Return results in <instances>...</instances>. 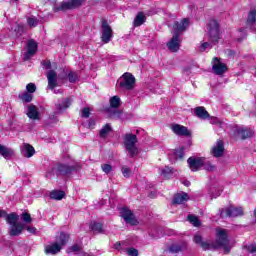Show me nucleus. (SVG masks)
<instances>
[{"label": "nucleus", "instance_id": "1", "mask_svg": "<svg viewBox=\"0 0 256 256\" xmlns=\"http://www.w3.org/2000/svg\"><path fill=\"white\" fill-rule=\"evenodd\" d=\"M69 241V234L60 233V236L56 238V241L52 244H49L45 247L46 255H57L67 245Z\"/></svg>", "mask_w": 256, "mask_h": 256}, {"label": "nucleus", "instance_id": "2", "mask_svg": "<svg viewBox=\"0 0 256 256\" xmlns=\"http://www.w3.org/2000/svg\"><path fill=\"white\" fill-rule=\"evenodd\" d=\"M7 224L10 225L9 235L11 237H17L23 233V229H25V225L23 223H19V215L15 213L8 214L6 216Z\"/></svg>", "mask_w": 256, "mask_h": 256}, {"label": "nucleus", "instance_id": "3", "mask_svg": "<svg viewBox=\"0 0 256 256\" xmlns=\"http://www.w3.org/2000/svg\"><path fill=\"white\" fill-rule=\"evenodd\" d=\"M136 81L133 74L126 72L117 80L116 87L122 91H133Z\"/></svg>", "mask_w": 256, "mask_h": 256}, {"label": "nucleus", "instance_id": "4", "mask_svg": "<svg viewBox=\"0 0 256 256\" xmlns=\"http://www.w3.org/2000/svg\"><path fill=\"white\" fill-rule=\"evenodd\" d=\"M124 147L129 157H137L139 148L137 147V135L128 133L124 136Z\"/></svg>", "mask_w": 256, "mask_h": 256}, {"label": "nucleus", "instance_id": "5", "mask_svg": "<svg viewBox=\"0 0 256 256\" xmlns=\"http://www.w3.org/2000/svg\"><path fill=\"white\" fill-rule=\"evenodd\" d=\"M216 243L214 247L218 249V247H222L224 249V253H229L231 251V247L229 246V240L227 239V230L223 228L216 229Z\"/></svg>", "mask_w": 256, "mask_h": 256}, {"label": "nucleus", "instance_id": "6", "mask_svg": "<svg viewBox=\"0 0 256 256\" xmlns=\"http://www.w3.org/2000/svg\"><path fill=\"white\" fill-rule=\"evenodd\" d=\"M85 3V0H64L58 6L53 8L54 13H58V11H69L71 9H77L81 7Z\"/></svg>", "mask_w": 256, "mask_h": 256}, {"label": "nucleus", "instance_id": "7", "mask_svg": "<svg viewBox=\"0 0 256 256\" xmlns=\"http://www.w3.org/2000/svg\"><path fill=\"white\" fill-rule=\"evenodd\" d=\"M208 35L212 43H217L221 37L219 33V23L217 20H211L208 24Z\"/></svg>", "mask_w": 256, "mask_h": 256}, {"label": "nucleus", "instance_id": "8", "mask_svg": "<svg viewBox=\"0 0 256 256\" xmlns=\"http://www.w3.org/2000/svg\"><path fill=\"white\" fill-rule=\"evenodd\" d=\"M220 215L221 217H241L243 215V208L230 206L222 209Z\"/></svg>", "mask_w": 256, "mask_h": 256}, {"label": "nucleus", "instance_id": "9", "mask_svg": "<svg viewBox=\"0 0 256 256\" xmlns=\"http://www.w3.org/2000/svg\"><path fill=\"white\" fill-rule=\"evenodd\" d=\"M187 27H189V19L183 18L182 20L174 23L172 33L180 37L183 31H187Z\"/></svg>", "mask_w": 256, "mask_h": 256}, {"label": "nucleus", "instance_id": "10", "mask_svg": "<svg viewBox=\"0 0 256 256\" xmlns=\"http://www.w3.org/2000/svg\"><path fill=\"white\" fill-rule=\"evenodd\" d=\"M113 37V29H111V26H109V23H107V20L102 21V42L103 43H109Z\"/></svg>", "mask_w": 256, "mask_h": 256}, {"label": "nucleus", "instance_id": "11", "mask_svg": "<svg viewBox=\"0 0 256 256\" xmlns=\"http://www.w3.org/2000/svg\"><path fill=\"white\" fill-rule=\"evenodd\" d=\"M110 108L108 109V112L110 115L114 116L119 115V107H121V98L119 96H112L109 99Z\"/></svg>", "mask_w": 256, "mask_h": 256}, {"label": "nucleus", "instance_id": "12", "mask_svg": "<svg viewBox=\"0 0 256 256\" xmlns=\"http://www.w3.org/2000/svg\"><path fill=\"white\" fill-rule=\"evenodd\" d=\"M120 216L124 219L125 223H129V225H137V219L130 209L121 208Z\"/></svg>", "mask_w": 256, "mask_h": 256}, {"label": "nucleus", "instance_id": "13", "mask_svg": "<svg viewBox=\"0 0 256 256\" xmlns=\"http://www.w3.org/2000/svg\"><path fill=\"white\" fill-rule=\"evenodd\" d=\"M188 167L191 171H199L203 165H205L204 158L190 157L187 160Z\"/></svg>", "mask_w": 256, "mask_h": 256}, {"label": "nucleus", "instance_id": "14", "mask_svg": "<svg viewBox=\"0 0 256 256\" xmlns=\"http://www.w3.org/2000/svg\"><path fill=\"white\" fill-rule=\"evenodd\" d=\"M171 129L175 135L182 137H191V131L181 124H172Z\"/></svg>", "mask_w": 256, "mask_h": 256}, {"label": "nucleus", "instance_id": "15", "mask_svg": "<svg viewBox=\"0 0 256 256\" xmlns=\"http://www.w3.org/2000/svg\"><path fill=\"white\" fill-rule=\"evenodd\" d=\"M212 71H214L216 75H223V73L227 71V65L221 62L219 58H214L212 62Z\"/></svg>", "mask_w": 256, "mask_h": 256}, {"label": "nucleus", "instance_id": "16", "mask_svg": "<svg viewBox=\"0 0 256 256\" xmlns=\"http://www.w3.org/2000/svg\"><path fill=\"white\" fill-rule=\"evenodd\" d=\"M167 47L169 51L172 53H177L181 47V39L179 38V34H173L171 40L167 43Z\"/></svg>", "mask_w": 256, "mask_h": 256}, {"label": "nucleus", "instance_id": "17", "mask_svg": "<svg viewBox=\"0 0 256 256\" xmlns=\"http://www.w3.org/2000/svg\"><path fill=\"white\" fill-rule=\"evenodd\" d=\"M37 53V42L29 40L27 43V51L24 54V61H29Z\"/></svg>", "mask_w": 256, "mask_h": 256}, {"label": "nucleus", "instance_id": "18", "mask_svg": "<svg viewBox=\"0 0 256 256\" xmlns=\"http://www.w3.org/2000/svg\"><path fill=\"white\" fill-rule=\"evenodd\" d=\"M211 153L213 157H223V153H225V145L223 144V141L218 140L212 147Z\"/></svg>", "mask_w": 256, "mask_h": 256}, {"label": "nucleus", "instance_id": "19", "mask_svg": "<svg viewBox=\"0 0 256 256\" xmlns=\"http://www.w3.org/2000/svg\"><path fill=\"white\" fill-rule=\"evenodd\" d=\"M21 155L27 159H31L35 155V148L29 143H24L21 146Z\"/></svg>", "mask_w": 256, "mask_h": 256}, {"label": "nucleus", "instance_id": "20", "mask_svg": "<svg viewBox=\"0 0 256 256\" xmlns=\"http://www.w3.org/2000/svg\"><path fill=\"white\" fill-rule=\"evenodd\" d=\"M0 155L4 158V159H11L13 157H15V150H13V148H9L6 146H3L0 144Z\"/></svg>", "mask_w": 256, "mask_h": 256}, {"label": "nucleus", "instance_id": "21", "mask_svg": "<svg viewBox=\"0 0 256 256\" xmlns=\"http://www.w3.org/2000/svg\"><path fill=\"white\" fill-rule=\"evenodd\" d=\"M189 201V195L185 192L178 193L174 196L173 204L174 205H183Z\"/></svg>", "mask_w": 256, "mask_h": 256}, {"label": "nucleus", "instance_id": "22", "mask_svg": "<svg viewBox=\"0 0 256 256\" xmlns=\"http://www.w3.org/2000/svg\"><path fill=\"white\" fill-rule=\"evenodd\" d=\"M47 79H48V88L53 90L57 86V73L53 70H50L47 73Z\"/></svg>", "mask_w": 256, "mask_h": 256}, {"label": "nucleus", "instance_id": "23", "mask_svg": "<svg viewBox=\"0 0 256 256\" xmlns=\"http://www.w3.org/2000/svg\"><path fill=\"white\" fill-rule=\"evenodd\" d=\"M194 112L199 119H209V112L203 106L196 107Z\"/></svg>", "mask_w": 256, "mask_h": 256}, {"label": "nucleus", "instance_id": "24", "mask_svg": "<svg viewBox=\"0 0 256 256\" xmlns=\"http://www.w3.org/2000/svg\"><path fill=\"white\" fill-rule=\"evenodd\" d=\"M237 133L241 139H249V137H253L254 132L248 128H238Z\"/></svg>", "mask_w": 256, "mask_h": 256}, {"label": "nucleus", "instance_id": "25", "mask_svg": "<svg viewBox=\"0 0 256 256\" xmlns=\"http://www.w3.org/2000/svg\"><path fill=\"white\" fill-rule=\"evenodd\" d=\"M27 116L29 117V119H39V111L37 110V107L35 105L31 104L28 106Z\"/></svg>", "mask_w": 256, "mask_h": 256}, {"label": "nucleus", "instance_id": "26", "mask_svg": "<svg viewBox=\"0 0 256 256\" xmlns=\"http://www.w3.org/2000/svg\"><path fill=\"white\" fill-rule=\"evenodd\" d=\"M145 21H147V17L145 16V14L143 12H139L136 15V17L134 18L133 25H134V27H141V25H143V23H145Z\"/></svg>", "mask_w": 256, "mask_h": 256}, {"label": "nucleus", "instance_id": "27", "mask_svg": "<svg viewBox=\"0 0 256 256\" xmlns=\"http://www.w3.org/2000/svg\"><path fill=\"white\" fill-rule=\"evenodd\" d=\"M194 243L200 245V247H202L204 250H207L211 247V244H209V242L203 241V237H201L199 234L194 236Z\"/></svg>", "mask_w": 256, "mask_h": 256}, {"label": "nucleus", "instance_id": "28", "mask_svg": "<svg viewBox=\"0 0 256 256\" xmlns=\"http://www.w3.org/2000/svg\"><path fill=\"white\" fill-rule=\"evenodd\" d=\"M69 105H71V99L65 98L61 102H58L56 104V109H57V111H60V112L65 111V109H67V107H69Z\"/></svg>", "mask_w": 256, "mask_h": 256}, {"label": "nucleus", "instance_id": "29", "mask_svg": "<svg viewBox=\"0 0 256 256\" xmlns=\"http://www.w3.org/2000/svg\"><path fill=\"white\" fill-rule=\"evenodd\" d=\"M65 197V192L61 190H53L50 193V198L55 199L56 201H61Z\"/></svg>", "mask_w": 256, "mask_h": 256}, {"label": "nucleus", "instance_id": "30", "mask_svg": "<svg viewBox=\"0 0 256 256\" xmlns=\"http://www.w3.org/2000/svg\"><path fill=\"white\" fill-rule=\"evenodd\" d=\"M18 97L23 101V103H31L33 101V94L29 92H22Z\"/></svg>", "mask_w": 256, "mask_h": 256}, {"label": "nucleus", "instance_id": "31", "mask_svg": "<svg viewBox=\"0 0 256 256\" xmlns=\"http://www.w3.org/2000/svg\"><path fill=\"white\" fill-rule=\"evenodd\" d=\"M255 21H256V10L253 9L248 14L247 23H248V25H253V23H255Z\"/></svg>", "mask_w": 256, "mask_h": 256}, {"label": "nucleus", "instance_id": "32", "mask_svg": "<svg viewBox=\"0 0 256 256\" xmlns=\"http://www.w3.org/2000/svg\"><path fill=\"white\" fill-rule=\"evenodd\" d=\"M111 133V125L106 124L101 130H100V137H107Z\"/></svg>", "mask_w": 256, "mask_h": 256}, {"label": "nucleus", "instance_id": "33", "mask_svg": "<svg viewBox=\"0 0 256 256\" xmlns=\"http://www.w3.org/2000/svg\"><path fill=\"white\" fill-rule=\"evenodd\" d=\"M91 229L94 231V233H102L103 225H101V223L94 222L91 224Z\"/></svg>", "mask_w": 256, "mask_h": 256}, {"label": "nucleus", "instance_id": "34", "mask_svg": "<svg viewBox=\"0 0 256 256\" xmlns=\"http://www.w3.org/2000/svg\"><path fill=\"white\" fill-rule=\"evenodd\" d=\"M56 170L59 173H62V174L65 175V174H67L70 171V168H69V166H67L65 164H59V165H57Z\"/></svg>", "mask_w": 256, "mask_h": 256}, {"label": "nucleus", "instance_id": "35", "mask_svg": "<svg viewBox=\"0 0 256 256\" xmlns=\"http://www.w3.org/2000/svg\"><path fill=\"white\" fill-rule=\"evenodd\" d=\"M188 221L192 223L194 227H199L201 225V222H199V218L195 215H188Z\"/></svg>", "mask_w": 256, "mask_h": 256}, {"label": "nucleus", "instance_id": "36", "mask_svg": "<svg viewBox=\"0 0 256 256\" xmlns=\"http://www.w3.org/2000/svg\"><path fill=\"white\" fill-rule=\"evenodd\" d=\"M160 173L163 175V177H169V175H173V169L166 166L160 170Z\"/></svg>", "mask_w": 256, "mask_h": 256}, {"label": "nucleus", "instance_id": "37", "mask_svg": "<svg viewBox=\"0 0 256 256\" xmlns=\"http://www.w3.org/2000/svg\"><path fill=\"white\" fill-rule=\"evenodd\" d=\"M101 169L103 173H105L106 175H109V173L113 171V166H111V164H102Z\"/></svg>", "mask_w": 256, "mask_h": 256}, {"label": "nucleus", "instance_id": "38", "mask_svg": "<svg viewBox=\"0 0 256 256\" xmlns=\"http://www.w3.org/2000/svg\"><path fill=\"white\" fill-rule=\"evenodd\" d=\"M26 91H27V93H30L33 95V93H35V91H37V86L35 85V83H29L26 86Z\"/></svg>", "mask_w": 256, "mask_h": 256}, {"label": "nucleus", "instance_id": "39", "mask_svg": "<svg viewBox=\"0 0 256 256\" xmlns=\"http://www.w3.org/2000/svg\"><path fill=\"white\" fill-rule=\"evenodd\" d=\"M27 23L29 27H37V25L39 24V20H37V18L35 17H29Z\"/></svg>", "mask_w": 256, "mask_h": 256}, {"label": "nucleus", "instance_id": "40", "mask_svg": "<svg viewBox=\"0 0 256 256\" xmlns=\"http://www.w3.org/2000/svg\"><path fill=\"white\" fill-rule=\"evenodd\" d=\"M174 157L175 159H183L185 157V153L183 152V149L179 148L174 151Z\"/></svg>", "mask_w": 256, "mask_h": 256}, {"label": "nucleus", "instance_id": "41", "mask_svg": "<svg viewBox=\"0 0 256 256\" xmlns=\"http://www.w3.org/2000/svg\"><path fill=\"white\" fill-rule=\"evenodd\" d=\"M14 31L16 33L15 34L16 37H21V35H23V31H24L23 25H16L14 28Z\"/></svg>", "mask_w": 256, "mask_h": 256}, {"label": "nucleus", "instance_id": "42", "mask_svg": "<svg viewBox=\"0 0 256 256\" xmlns=\"http://www.w3.org/2000/svg\"><path fill=\"white\" fill-rule=\"evenodd\" d=\"M122 175H123V177H126V178L131 177V175H132L131 169L126 166H123L122 167Z\"/></svg>", "mask_w": 256, "mask_h": 256}, {"label": "nucleus", "instance_id": "43", "mask_svg": "<svg viewBox=\"0 0 256 256\" xmlns=\"http://www.w3.org/2000/svg\"><path fill=\"white\" fill-rule=\"evenodd\" d=\"M203 165L206 171H215L216 169L215 165H213L211 162H205V160Z\"/></svg>", "mask_w": 256, "mask_h": 256}, {"label": "nucleus", "instance_id": "44", "mask_svg": "<svg viewBox=\"0 0 256 256\" xmlns=\"http://www.w3.org/2000/svg\"><path fill=\"white\" fill-rule=\"evenodd\" d=\"M126 253L128 256H139V251L135 248H128Z\"/></svg>", "mask_w": 256, "mask_h": 256}, {"label": "nucleus", "instance_id": "45", "mask_svg": "<svg viewBox=\"0 0 256 256\" xmlns=\"http://www.w3.org/2000/svg\"><path fill=\"white\" fill-rule=\"evenodd\" d=\"M22 219L24 223H31L33 220L31 219V214L24 213L22 214Z\"/></svg>", "mask_w": 256, "mask_h": 256}, {"label": "nucleus", "instance_id": "46", "mask_svg": "<svg viewBox=\"0 0 256 256\" xmlns=\"http://www.w3.org/2000/svg\"><path fill=\"white\" fill-rule=\"evenodd\" d=\"M68 79H69L70 83H75V81H77V73L70 72L68 74Z\"/></svg>", "mask_w": 256, "mask_h": 256}, {"label": "nucleus", "instance_id": "47", "mask_svg": "<svg viewBox=\"0 0 256 256\" xmlns=\"http://www.w3.org/2000/svg\"><path fill=\"white\" fill-rule=\"evenodd\" d=\"M207 49H211V44L209 42L203 43L200 46V51H207Z\"/></svg>", "mask_w": 256, "mask_h": 256}, {"label": "nucleus", "instance_id": "48", "mask_svg": "<svg viewBox=\"0 0 256 256\" xmlns=\"http://www.w3.org/2000/svg\"><path fill=\"white\" fill-rule=\"evenodd\" d=\"M89 115H91V110L89 108H84L82 110V117H85L87 119L89 118Z\"/></svg>", "mask_w": 256, "mask_h": 256}, {"label": "nucleus", "instance_id": "49", "mask_svg": "<svg viewBox=\"0 0 256 256\" xmlns=\"http://www.w3.org/2000/svg\"><path fill=\"white\" fill-rule=\"evenodd\" d=\"M26 231H28V233H31L32 235H35V233H37V228L33 226H26Z\"/></svg>", "mask_w": 256, "mask_h": 256}, {"label": "nucleus", "instance_id": "50", "mask_svg": "<svg viewBox=\"0 0 256 256\" xmlns=\"http://www.w3.org/2000/svg\"><path fill=\"white\" fill-rule=\"evenodd\" d=\"M249 253H256V244H250L246 247Z\"/></svg>", "mask_w": 256, "mask_h": 256}, {"label": "nucleus", "instance_id": "51", "mask_svg": "<svg viewBox=\"0 0 256 256\" xmlns=\"http://www.w3.org/2000/svg\"><path fill=\"white\" fill-rule=\"evenodd\" d=\"M210 123H211L212 125H219V123H221V121H220L219 118H217V117H211V118H210Z\"/></svg>", "mask_w": 256, "mask_h": 256}, {"label": "nucleus", "instance_id": "52", "mask_svg": "<svg viewBox=\"0 0 256 256\" xmlns=\"http://www.w3.org/2000/svg\"><path fill=\"white\" fill-rule=\"evenodd\" d=\"M70 251L72 253H79V251H81V247L79 245H74L70 248Z\"/></svg>", "mask_w": 256, "mask_h": 256}, {"label": "nucleus", "instance_id": "53", "mask_svg": "<svg viewBox=\"0 0 256 256\" xmlns=\"http://www.w3.org/2000/svg\"><path fill=\"white\" fill-rule=\"evenodd\" d=\"M88 127H89V129H93V127H95V122H94V120H90V121H89Z\"/></svg>", "mask_w": 256, "mask_h": 256}, {"label": "nucleus", "instance_id": "54", "mask_svg": "<svg viewBox=\"0 0 256 256\" xmlns=\"http://www.w3.org/2000/svg\"><path fill=\"white\" fill-rule=\"evenodd\" d=\"M219 195H221V192H218L217 195L211 194V199H215V198L219 197Z\"/></svg>", "mask_w": 256, "mask_h": 256}, {"label": "nucleus", "instance_id": "55", "mask_svg": "<svg viewBox=\"0 0 256 256\" xmlns=\"http://www.w3.org/2000/svg\"><path fill=\"white\" fill-rule=\"evenodd\" d=\"M115 249H119L121 247V242H117L115 245H114Z\"/></svg>", "mask_w": 256, "mask_h": 256}, {"label": "nucleus", "instance_id": "56", "mask_svg": "<svg viewBox=\"0 0 256 256\" xmlns=\"http://www.w3.org/2000/svg\"><path fill=\"white\" fill-rule=\"evenodd\" d=\"M45 66H46L47 69H51V62H46Z\"/></svg>", "mask_w": 256, "mask_h": 256}, {"label": "nucleus", "instance_id": "57", "mask_svg": "<svg viewBox=\"0 0 256 256\" xmlns=\"http://www.w3.org/2000/svg\"><path fill=\"white\" fill-rule=\"evenodd\" d=\"M54 93H59V90H55Z\"/></svg>", "mask_w": 256, "mask_h": 256}, {"label": "nucleus", "instance_id": "58", "mask_svg": "<svg viewBox=\"0 0 256 256\" xmlns=\"http://www.w3.org/2000/svg\"><path fill=\"white\" fill-rule=\"evenodd\" d=\"M0 217H1V212H0Z\"/></svg>", "mask_w": 256, "mask_h": 256}, {"label": "nucleus", "instance_id": "59", "mask_svg": "<svg viewBox=\"0 0 256 256\" xmlns=\"http://www.w3.org/2000/svg\"><path fill=\"white\" fill-rule=\"evenodd\" d=\"M15 1H19V0H15Z\"/></svg>", "mask_w": 256, "mask_h": 256}]
</instances>
